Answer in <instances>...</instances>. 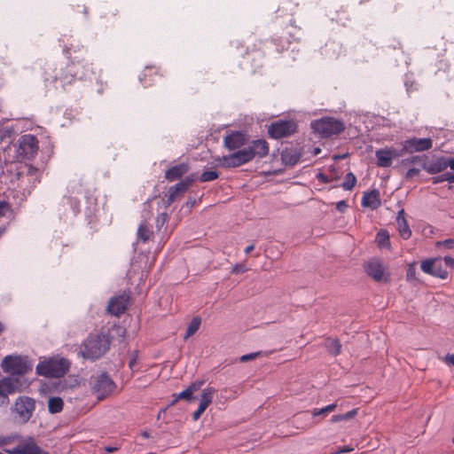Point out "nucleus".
<instances>
[{"label": "nucleus", "mask_w": 454, "mask_h": 454, "mask_svg": "<svg viewBox=\"0 0 454 454\" xmlns=\"http://www.w3.org/2000/svg\"><path fill=\"white\" fill-rule=\"evenodd\" d=\"M196 179V174H191L190 176H186L184 179L177 183V184L183 190V192H185Z\"/></svg>", "instance_id": "37"}, {"label": "nucleus", "mask_w": 454, "mask_h": 454, "mask_svg": "<svg viewBox=\"0 0 454 454\" xmlns=\"http://www.w3.org/2000/svg\"><path fill=\"white\" fill-rule=\"evenodd\" d=\"M184 193L183 190L178 186L177 184L169 187L168 195L166 200V207H169L177 198L178 195Z\"/></svg>", "instance_id": "30"}, {"label": "nucleus", "mask_w": 454, "mask_h": 454, "mask_svg": "<svg viewBox=\"0 0 454 454\" xmlns=\"http://www.w3.org/2000/svg\"><path fill=\"white\" fill-rule=\"evenodd\" d=\"M130 303V293L124 291L121 294L112 297L107 305V311L109 314L120 317L129 308Z\"/></svg>", "instance_id": "11"}, {"label": "nucleus", "mask_w": 454, "mask_h": 454, "mask_svg": "<svg viewBox=\"0 0 454 454\" xmlns=\"http://www.w3.org/2000/svg\"><path fill=\"white\" fill-rule=\"evenodd\" d=\"M377 159V166L380 168H388L392 165V158L387 150V147L379 149L375 152Z\"/></svg>", "instance_id": "23"}, {"label": "nucleus", "mask_w": 454, "mask_h": 454, "mask_svg": "<svg viewBox=\"0 0 454 454\" xmlns=\"http://www.w3.org/2000/svg\"><path fill=\"white\" fill-rule=\"evenodd\" d=\"M432 146L433 140L430 137H411L403 141V150H406L407 153L427 151Z\"/></svg>", "instance_id": "13"}, {"label": "nucleus", "mask_w": 454, "mask_h": 454, "mask_svg": "<svg viewBox=\"0 0 454 454\" xmlns=\"http://www.w3.org/2000/svg\"><path fill=\"white\" fill-rule=\"evenodd\" d=\"M8 212H12V206L7 201H0V217L4 216Z\"/></svg>", "instance_id": "42"}, {"label": "nucleus", "mask_w": 454, "mask_h": 454, "mask_svg": "<svg viewBox=\"0 0 454 454\" xmlns=\"http://www.w3.org/2000/svg\"><path fill=\"white\" fill-rule=\"evenodd\" d=\"M188 171L189 165L187 163L183 162L167 169L165 172V178L169 182H173L181 178Z\"/></svg>", "instance_id": "19"}, {"label": "nucleus", "mask_w": 454, "mask_h": 454, "mask_svg": "<svg viewBox=\"0 0 454 454\" xmlns=\"http://www.w3.org/2000/svg\"><path fill=\"white\" fill-rule=\"evenodd\" d=\"M137 352H133L131 354V356H130V359H129V367L134 371L136 369V366H137Z\"/></svg>", "instance_id": "49"}, {"label": "nucleus", "mask_w": 454, "mask_h": 454, "mask_svg": "<svg viewBox=\"0 0 454 454\" xmlns=\"http://www.w3.org/2000/svg\"><path fill=\"white\" fill-rule=\"evenodd\" d=\"M317 179L318 181L322 182L323 184H327L330 182V179L328 178V176L322 172H319L317 174Z\"/></svg>", "instance_id": "57"}, {"label": "nucleus", "mask_w": 454, "mask_h": 454, "mask_svg": "<svg viewBox=\"0 0 454 454\" xmlns=\"http://www.w3.org/2000/svg\"><path fill=\"white\" fill-rule=\"evenodd\" d=\"M43 78L45 82L53 84L56 88L59 87V84L63 89L74 82L73 73L69 70V63L66 67L47 64L44 67Z\"/></svg>", "instance_id": "5"}, {"label": "nucleus", "mask_w": 454, "mask_h": 454, "mask_svg": "<svg viewBox=\"0 0 454 454\" xmlns=\"http://www.w3.org/2000/svg\"><path fill=\"white\" fill-rule=\"evenodd\" d=\"M42 449L34 442L22 445V454H42Z\"/></svg>", "instance_id": "34"}, {"label": "nucleus", "mask_w": 454, "mask_h": 454, "mask_svg": "<svg viewBox=\"0 0 454 454\" xmlns=\"http://www.w3.org/2000/svg\"><path fill=\"white\" fill-rule=\"evenodd\" d=\"M201 318L200 317H194L186 327L184 339L187 340L192 337L199 330Z\"/></svg>", "instance_id": "28"}, {"label": "nucleus", "mask_w": 454, "mask_h": 454, "mask_svg": "<svg viewBox=\"0 0 454 454\" xmlns=\"http://www.w3.org/2000/svg\"><path fill=\"white\" fill-rule=\"evenodd\" d=\"M434 258L422 261L421 264H420L421 270L425 273L432 276L433 270H434Z\"/></svg>", "instance_id": "40"}, {"label": "nucleus", "mask_w": 454, "mask_h": 454, "mask_svg": "<svg viewBox=\"0 0 454 454\" xmlns=\"http://www.w3.org/2000/svg\"><path fill=\"white\" fill-rule=\"evenodd\" d=\"M445 176H446V181H448L449 183H454V174L446 172Z\"/></svg>", "instance_id": "62"}, {"label": "nucleus", "mask_w": 454, "mask_h": 454, "mask_svg": "<svg viewBox=\"0 0 454 454\" xmlns=\"http://www.w3.org/2000/svg\"><path fill=\"white\" fill-rule=\"evenodd\" d=\"M247 270L246 269V266L243 265V264H236L232 269H231V273H234V274H239V273H243Z\"/></svg>", "instance_id": "50"}, {"label": "nucleus", "mask_w": 454, "mask_h": 454, "mask_svg": "<svg viewBox=\"0 0 454 454\" xmlns=\"http://www.w3.org/2000/svg\"><path fill=\"white\" fill-rule=\"evenodd\" d=\"M445 266L454 270V258L450 256H444L443 258Z\"/></svg>", "instance_id": "52"}, {"label": "nucleus", "mask_w": 454, "mask_h": 454, "mask_svg": "<svg viewBox=\"0 0 454 454\" xmlns=\"http://www.w3.org/2000/svg\"><path fill=\"white\" fill-rule=\"evenodd\" d=\"M310 128L319 137L329 138L342 133L346 126L344 121L340 119L332 116H323L313 120L310 122Z\"/></svg>", "instance_id": "4"}, {"label": "nucleus", "mask_w": 454, "mask_h": 454, "mask_svg": "<svg viewBox=\"0 0 454 454\" xmlns=\"http://www.w3.org/2000/svg\"><path fill=\"white\" fill-rule=\"evenodd\" d=\"M348 207V204L345 200H340L336 203V209L340 212H344Z\"/></svg>", "instance_id": "56"}, {"label": "nucleus", "mask_w": 454, "mask_h": 454, "mask_svg": "<svg viewBox=\"0 0 454 454\" xmlns=\"http://www.w3.org/2000/svg\"><path fill=\"white\" fill-rule=\"evenodd\" d=\"M73 10L78 13H83L85 16L88 14V9L84 4H77L75 6L73 5Z\"/></svg>", "instance_id": "45"}, {"label": "nucleus", "mask_w": 454, "mask_h": 454, "mask_svg": "<svg viewBox=\"0 0 454 454\" xmlns=\"http://www.w3.org/2000/svg\"><path fill=\"white\" fill-rule=\"evenodd\" d=\"M18 153L23 159L32 160L38 152V140L35 136L26 134L21 136L19 140Z\"/></svg>", "instance_id": "10"}, {"label": "nucleus", "mask_w": 454, "mask_h": 454, "mask_svg": "<svg viewBox=\"0 0 454 454\" xmlns=\"http://www.w3.org/2000/svg\"><path fill=\"white\" fill-rule=\"evenodd\" d=\"M357 411H358L357 409H353L344 414L333 415L331 418L330 422L337 423V422L343 421V420L352 419L357 414Z\"/></svg>", "instance_id": "32"}, {"label": "nucleus", "mask_w": 454, "mask_h": 454, "mask_svg": "<svg viewBox=\"0 0 454 454\" xmlns=\"http://www.w3.org/2000/svg\"><path fill=\"white\" fill-rule=\"evenodd\" d=\"M161 76L160 68L154 66H148L143 70L139 80L144 87H149L155 83L158 77Z\"/></svg>", "instance_id": "16"}, {"label": "nucleus", "mask_w": 454, "mask_h": 454, "mask_svg": "<svg viewBox=\"0 0 454 454\" xmlns=\"http://www.w3.org/2000/svg\"><path fill=\"white\" fill-rule=\"evenodd\" d=\"M167 220H168V214L167 213H161L157 217V220H156V227H157V229L160 230L165 224Z\"/></svg>", "instance_id": "44"}, {"label": "nucleus", "mask_w": 454, "mask_h": 454, "mask_svg": "<svg viewBox=\"0 0 454 454\" xmlns=\"http://www.w3.org/2000/svg\"><path fill=\"white\" fill-rule=\"evenodd\" d=\"M446 168L447 164L445 161V157H439L432 161H428L427 157L426 156L425 162L423 163V169L428 174H438Z\"/></svg>", "instance_id": "18"}, {"label": "nucleus", "mask_w": 454, "mask_h": 454, "mask_svg": "<svg viewBox=\"0 0 454 454\" xmlns=\"http://www.w3.org/2000/svg\"><path fill=\"white\" fill-rule=\"evenodd\" d=\"M328 413L325 411H323V408L321 409H313L311 411V415L313 417H317V416H326Z\"/></svg>", "instance_id": "58"}, {"label": "nucleus", "mask_w": 454, "mask_h": 454, "mask_svg": "<svg viewBox=\"0 0 454 454\" xmlns=\"http://www.w3.org/2000/svg\"><path fill=\"white\" fill-rule=\"evenodd\" d=\"M432 276L440 278L442 279H446L448 278V272L444 269L440 258H434Z\"/></svg>", "instance_id": "29"}, {"label": "nucleus", "mask_w": 454, "mask_h": 454, "mask_svg": "<svg viewBox=\"0 0 454 454\" xmlns=\"http://www.w3.org/2000/svg\"><path fill=\"white\" fill-rule=\"evenodd\" d=\"M445 161L447 164V168L450 167L451 169L454 170V158H446L445 157Z\"/></svg>", "instance_id": "61"}, {"label": "nucleus", "mask_w": 454, "mask_h": 454, "mask_svg": "<svg viewBox=\"0 0 454 454\" xmlns=\"http://www.w3.org/2000/svg\"><path fill=\"white\" fill-rule=\"evenodd\" d=\"M442 361L454 367V354H447L443 358Z\"/></svg>", "instance_id": "51"}, {"label": "nucleus", "mask_w": 454, "mask_h": 454, "mask_svg": "<svg viewBox=\"0 0 454 454\" xmlns=\"http://www.w3.org/2000/svg\"><path fill=\"white\" fill-rule=\"evenodd\" d=\"M63 51L69 59V70L73 73L74 81L91 79L95 75L93 64L86 58L87 50L84 46L71 43Z\"/></svg>", "instance_id": "2"}, {"label": "nucleus", "mask_w": 454, "mask_h": 454, "mask_svg": "<svg viewBox=\"0 0 454 454\" xmlns=\"http://www.w3.org/2000/svg\"><path fill=\"white\" fill-rule=\"evenodd\" d=\"M387 150L390 153V156L393 159H397L406 153V150H403V146L401 149H396L395 147H387Z\"/></svg>", "instance_id": "41"}, {"label": "nucleus", "mask_w": 454, "mask_h": 454, "mask_svg": "<svg viewBox=\"0 0 454 454\" xmlns=\"http://www.w3.org/2000/svg\"><path fill=\"white\" fill-rule=\"evenodd\" d=\"M364 270L375 281L380 282L384 279V267L379 260H372L364 264Z\"/></svg>", "instance_id": "15"}, {"label": "nucleus", "mask_w": 454, "mask_h": 454, "mask_svg": "<svg viewBox=\"0 0 454 454\" xmlns=\"http://www.w3.org/2000/svg\"><path fill=\"white\" fill-rule=\"evenodd\" d=\"M362 206L372 209L377 208L380 205V192L376 189L364 192L362 198Z\"/></svg>", "instance_id": "20"}, {"label": "nucleus", "mask_w": 454, "mask_h": 454, "mask_svg": "<svg viewBox=\"0 0 454 454\" xmlns=\"http://www.w3.org/2000/svg\"><path fill=\"white\" fill-rule=\"evenodd\" d=\"M269 144L266 140L256 139L247 143V147L229 155L215 158V161L217 166L224 168H237L252 161L254 158H264L269 154Z\"/></svg>", "instance_id": "1"}, {"label": "nucleus", "mask_w": 454, "mask_h": 454, "mask_svg": "<svg viewBox=\"0 0 454 454\" xmlns=\"http://www.w3.org/2000/svg\"><path fill=\"white\" fill-rule=\"evenodd\" d=\"M219 177V173L215 170H207L204 171L199 177V180L201 183L210 182L217 179Z\"/></svg>", "instance_id": "36"}, {"label": "nucleus", "mask_w": 454, "mask_h": 454, "mask_svg": "<svg viewBox=\"0 0 454 454\" xmlns=\"http://www.w3.org/2000/svg\"><path fill=\"white\" fill-rule=\"evenodd\" d=\"M446 181V176H445V173L444 174H442V175H439V176H434L432 177V183L434 184H440V183H442Z\"/></svg>", "instance_id": "53"}, {"label": "nucleus", "mask_w": 454, "mask_h": 454, "mask_svg": "<svg viewBox=\"0 0 454 454\" xmlns=\"http://www.w3.org/2000/svg\"><path fill=\"white\" fill-rule=\"evenodd\" d=\"M325 347L328 353L333 356H338L341 350V344L337 339H326L325 342Z\"/></svg>", "instance_id": "25"}, {"label": "nucleus", "mask_w": 454, "mask_h": 454, "mask_svg": "<svg viewBox=\"0 0 454 454\" xmlns=\"http://www.w3.org/2000/svg\"><path fill=\"white\" fill-rule=\"evenodd\" d=\"M195 203H196L195 199H189L186 201L185 205H186L187 207H192L195 205Z\"/></svg>", "instance_id": "64"}, {"label": "nucleus", "mask_w": 454, "mask_h": 454, "mask_svg": "<svg viewBox=\"0 0 454 454\" xmlns=\"http://www.w3.org/2000/svg\"><path fill=\"white\" fill-rule=\"evenodd\" d=\"M4 451L8 454H22V445H19L12 450L5 449Z\"/></svg>", "instance_id": "55"}, {"label": "nucleus", "mask_w": 454, "mask_h": 454, "mask_svg": "<svg viewBox=\"0 0 454 454\" xmlns=\"http://www.w3.org/2000/svg\"><path fill=\"white\" fill-rule=\"evenodd\" d=\"M416 270L413 266H409L407 271H406V278L408 280L412 279L415 278Z\"/></svg>", "instance_id": "54"}, {"label": "nucleus", "mask_w": 454, "mask_h": 454, "mask_svg": "<svg viewBox=\"0 0 454 454\" xmlns=\"http://www.w3.org/2000/svg\"><path fill=\"white\" fill-rule=\"evenodd\" d=\"M173 396H174V400L172 401V404H174L176 402H177L180 399H185L189 402L196 399V397L193 396V395L191 392V389H189V387H187L186 389H184L178 395H173Z\"/></svg>", "instance_id": "35"}, {"label": "nucleus", "mask_w": 454, "mask_h": 454, "mask_svg": "<svg viewBox=\"0 0 454 454\" xmlns=\"http://www.w3.org/2000/svg\"><path fill=\"white\" fill-rule=\"evenodd\" d=\"M114 387L115 383L114 380L106 372H103L96 379L92 386V391L98 399L103 400L113 392Z\"/></svg>", "instance_id": "12"}, {"label": "nucleus", "mask_w": 454, "mask_h": 454, "mask_svg": "<svg viewBox=\"0 0 454 454\" xmlns=\"http://www.w3.org/2000/svg\"><path fill=\"white\" fill-rule=\"evenodd\" d=\"M2 368L12 375H25L32 371V364L27 357L20 356H7L2 362Z\"/></svg>", "instance_id": "8"}, {"label": "nucleus", "mask_w": 454, "mask_h": 454, "mask_svg": "<svg viewBox=\"0 0 454 454\" xmlns=\"http://www.w3.org/2000/svg\"><path fill=\"white\" fill-rule=\"evenodd\" d=\"M203 384H204V381L198 380V381L192 382L188 387H189V389H191V392L193 394L196 391L200 390Z\"/></svg>", "instance_id": "46"}, {"label": "nucleus", "mask_w": 454, "mask_h": 454, "mask_svg": "<svg viewBox=\"0 0 454 454\" xmlns=\"http://www.w3.org/2000/svg\"><path fill=\"white\" fill-rule=\"evenodd\" d=\"M247 136L241 131H231L223 137V145L229 151H239L247 145Z\"/></svg>", "instance_id": "14"}, {"label": "nucleus", "mask_w": 454, "mask_h": 454, "mask_svg": "<svg viewBox=\"0 0 454 454\" xmlns=\"http://www.w3.org/2000/svg\"><path fill=\"white\" fill-rule=\"evenodd\" d=\"M426 156L413 155L401 160V165L408 167L411 164H418L423 168V163L425 162Z\"/></svg>", "instance_id": "31"}, {"label": "nucleus", "mask_w": 454, "mask_h": 454, "mask_svg": "<svg viewBox=\"0 0 454 454\" xmlns=\"http://www.w3.org/2000/svg\"><path fill=\"white\" fill-rule=\"evenodd\" d=\"M443 244L447 248H450V249L454 248V239H448L444 240Z\"/></svg>", "instance_id": "60"}, {"label": "nucleus", "mask_w": 454, "mask_h": 454, "mask_svg": "<svg viewBox=\"0 0 454 454\" xmlns=\"http://www.w3.org/2000/svg\"><path fill=\"white\" fill-rule=\"evenodd\" d=\"M153 235V231L150 229L146 222H142L137 229V237L142 242H147Z\"/></svg>", "instance_id": "24"}, {"label": "nucleus", "mask_w": 454, "mask_h": 454, "mask_svg": "<svg viewBox=\"0 0 454 454\" xmlns=\"http://www.w3.org/2000/svg\"><path fill=\"white\" fill-rule=\"evenodd\" d=\"M15 392V387L11 378L5 377L0 380V406L9 403V395Z\"/></svg>", "instance_id": "17"}, {"label": "nucleus", "mask_w": 454, "mask_h": 454, "mask_svg": "<svg viewBox=\"0 0 454 454\" xmlns=\"http://www.w3.org/2000/svg\"><path fill=\"white\" fill-rule=\"evenodd\" d=\"M64 402L59 396L51 397L48 401V411L51 414L59 413L63 410Z\"/></svg>", "instance_id": "26"}, {"label": "nucleus", "mask_w": 454, "mask_h": 454, "mask_svg": "<svg viewBox=\"0 0 454 454\" xmlns=\"http://www.w3.org/2000/svg\"><path fill=\"white\" fill-rule=\"evenodd\" d=\"M19 438V435L0 436V447L10 444L12 441Z\"/></svg>", "instance_id": "43"}, {"label": "nucleus", "mask_w": 454, "mask_h": 454, "mask_svg": "<svg viewBox=\"0 0 454 454\" xmlns=\"http://www.w3.org/2000/svg\"><path fill=\"white\" fill-rule=\"evenodd\" d=\"M201 414H202V412L199 411L198 410H197V411H195L192 413V419H193L194 421H197V420L200 418Z\"/></svg>", "instance_id": "63"}, {"label": "nucleus", "mask_w": 454, "mask_h": 454, "mask_svg": "<svg viewBox=\"0 0 454 454\" xmlns=\"http://www.w3.org/2000/svg\"><path fill=\"white\" fill-rule=\"evenodd\" d=\"M419 172H420L419 168H409L405 174V178L411 179L413 176H418L419 174Z\"/></svg>", "instance_id": "48"}, {"label": "nucleus", "mask_w": 454, "mask_h": 454, "mask_svg": "<svg viewBox=\"0 0 454 454\" xmlns=\"http://www.w3.org/2000/svg\"><path fill=\"white\" fill-rule=\"evenodd\" d=\"M279 43L280 46L277 48L278 52H282L283 51L286 50L288 48V45L290 44L291 41L288 39H283L282 36H280L278 39H273L270 43H273L275 45H278Z\"/></svg>", "instance_id": "39"}, {"label": "nucleus", "mask_w": 454, "mask_h": 454, "mask_svg": "<svg viewBox=\"0 0 454 454\" xmlns=\"http://www.w3.org/2000/svg\"><path fill=\"white\" fill-rule=\"evenodd\" d=\"M35 410V399L26 395L19 396L16 399L13 407L12 408V411L15 414V418L21 424H26L29 421L34 414Z\"/></svg>", "instance_id": "7"}, {"label": "nucleus", "mask_w": 454, "mask_h": 454, "mask_svg": "<svg viewBox=\"0 0 454 454\" xmlns=\"http://www.w3.org/2000/svg\"><path fill=\"white\" fill-rule=\"evenodd\" d=\"M69 369V362L65 358L49 359L37 364L36 373L47 378H61Z\"/></svg>", "instance_id": "6"}, {"label": "nucleus", "mask_w": 454, "mask_h": 454, "mask_svg": "<svg viewBox=\"0 0 454 454\" xmlns=\"http://www.w3.org/2000/svg\"><path fill=\"white\" fill-rule=\"evenodd\" d=\"M376 242L380 248H390V238L388 231L380 230L376 235Z\"/></svg>", "instance_id": "27"}, {"label": "nucleus", "mask_w": 454, "mask_h": 454, "mask_svg": "<svg viewBox=\"0 0 454 454\" xmlns=\"http://www.w3.org/2000/svg\"><path fill=\"white\" fill-rule=\"evenodd\" d=\"M298 125L294 120H278L268 127V134L271 138L280 139L291 137L296 133Z\"/></svg>", "instance_id": "9"}, {"label": "nucleus", "mask_w": 454, "mask_h": 454, "mask_svg": "<svg viewBox=\"0 0 454 454\" xmlns=\"http://www.w3.org/2000/svg\"><path fill=\"white\" fill-rule=\"evenodd\" d=\"M397 230L403 239H408L411 236V230L404 217V210L401 209L396 216Z\"/></svg>", "instance_id": "21"}, {"label": "nucleus", "mask_w": 454, "mask_h": 454, "mask_svg": "<svg viewBox=\"0 0 454 454\" xmlns=\"http://www.w3.org/2000/svg\"><path fill=\"white\" fill-rule=\"evenodd\" d=\"M337 407V403H331L325 407L323 408V411H326L327 413L333 411Z\"/></svg>", "instance_id": "59"}, {"label": "nucleus", "mask_w": 454, "mask_h": 454, "mask_svg": "<svg viewBox=\"0 0 454 454\" xmlns=\"http://www.w3.org/2000/svg\"><path fill=\"white\" fill-rule=\"evenodd\" d=\"M215 390L213 387H206L203 389L201 394V402H206L207 403H211L213 400V395L215 394Z\"/></svg>", "instance_id": "38"}, {"label": "nucleus", "mask_w": 454, "mask_h": 454, "mask_svg": "<svg viewBox=\"0 0 454 454\" xmlns=\"http://www.w3.org/2000/svg\"><path fill=\"white\" fill-rule=\"evenodd\" d=\"M301 158V153L295 148H285L281 153L282 162L286 166H294Z\"/></svg>", "instance_id": "22"}, {"label": "nucleus", "mask_w": 454, "mask_h": 454, "mask_svg": "<svg viewBox=\"0 0 454 454\" xmlns=\"http://www.w3.org/2000/svg\"><path fill=\"white\" fill-rule=\"evenodd\" d=\"M260 355H261V352H254V353L247 354V355H244V356H242L240 357V361L241 362H247L249 360H253V359L256 358Z\"/></svg>", "instance_id": "47"}, {"label": "nucleus", "mask_w": 454, "mask_h": 454, "mask_svg": "<svg viewBox=\"0 0 454 454\" xmlns=\"http://www.w3.org/2000/svg\"><path fill=\"white\" fill-rule=\"evenodd\" d=\"M356 184V177L352 172L346 174L341 187L346 191H351Z\"/></svg>", "instance_id": "33"}, {"label": "nucleus", "mask_w": 454, "mask_h": 454, "mask_svg": "<svg viewBox=\"0 0 454 454\" xmlns=\"http://www.w3.org/2000/svg\"><path fill=\"white\" fill-rule=\"evenodd\" d=\"M112 338L109 334L99 333L89 336L81 345L80 354L83 358L95 361L110 348Z\"/></svg>", "instance_id": "3"}]
</instances>
